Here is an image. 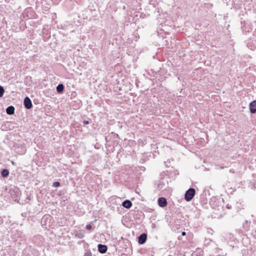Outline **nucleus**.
Here are the masks:
<instances>
[{"mask_svg":"<svg viewBox=\"0 0 256 256\" xmlns=\"http://www.w3.org/2000/svg\"><path fill=\"white\" fill-rule=\"evenodd\" d=\"M226 208H228V209H230V208H231L232 206H231V205H230V204H227L226 205Z\"/></svg>","mask_w":256,"mask_h":256,"instance_id":"obj_23","label":"nucleus"},{"mask_svg":"<svg viewBox=\"0 0 256 256\" xmlns=\"http://www.w3.org/2000/svg\"><path fill=\"white\" fill-rule=\"evenodd\" d=\"M168 184V180L164 178H162L158 183V188L159 190L164 189Z\"/></svg>","mask_w":256,"mask_h":256,"instance_id":"obj_4","label":"nucleus"},{"mask_svg":"<svg viewBox=\"0 0 256 256\" xmlns=\"http://www.w3.org/2000/svg\"><path fill=\"white\" fill-rule=\"evenodd\" d=\"M64 85L62 84H60L56 88V92L58 94H62L64 90Z\"/></svg>","mask_w":256,"mask_h":256,"instance_id":"obj_13","label":"nucleus"},{"mask_svg":"<svg viewBox=\"0 0 256 256\" xmlns=\"http://www.w3.org/2000/svg\"><path fill=\"white\" fill-rule=\"evenodd\" d=\"M158 205L161 208H164L168 204L166 199L164 197H160L158 200Z\"/></svg>","mask_w":256,"mask_h":256,"instance_id":"obj_5","label":"nucleus"},{"mask_svg":"<svg viewBox=\"0 0 256 256\" xmlns=\"http://www.w3.org/2000/svg\"><path fill=\"white\" fill-rule=\"evenodd\" d=\"M98 252L100 254H105L108 250V246L105 244H99L98 245Z\"/></svg>","mask_w":256,"mask_h":256,"instance_id":"obj_6","label":"nucleus"},{"mask_svg":"<svg viewBox=\"0 0 256 256\" xmlns=\"http://www.w3.org/2000/svg\"><path fill=\"white\" fill-rule=\"evenodd\" d=\"M112 134H114V138H118V134H116V133L113 132H112Z\"/></svg>","mask_w":256,"mask_h":256,"instance_id":"obj_22","label":"nucleus"},{"mask_svg":"<svg viewBox=\"0 0 256 256\" xmlns=\"http://www.w3.org/2000/svg\"><path fill=\"white\" fill-rule=\"evenodd\" d=\"M182 236H185L186 235V232H182Z\"/></svg>","mask_w":256,"mask_h":256,"instance_id":"obj_25","label":"nucleus"},{"mask_svg":"<svg viewBox=\"0 0 256 256\" xmlns=\"http://www.w3.org/2000/svg\"><path fill=\"white\" fill-rule=\"evenodd\" d=\"M4 89L2 86L0 85V98L4 96Z\"/></svg>","mask_w":256,"mask_h":256,"instance_id":"obj_16","label":"nucleus"},{"mask_svg":"<svg viewBox=\"0 0 256 256\" xmlns=\"http://www.w3.org/2000/svg\"><path fill=\"white\" fill-rule=\"evenodd\" d=\"M152 252L154 254V248H152Z\"/></svg>","mask_w":256,"mask_h":256,"instance_id":"obj_24","label":"nucleus"},{"mask_svg":"<svg viewBox=\"0 0 256 256\" xmlns=\"http://www.w3.org/2000/svg\"><path fill=\"white\" fill-rule=\"evenodd\" d=\"M152 256H154V254H152Z\"/></svg>","mask_w":256,"mask_h":256,"instance_id":"obj_29","label":"nucleus"},{"mask_svg":"<svg viewBox=\"0 0 256 256\" xmlns=\"http://www.w3.org/2000/svg\"><path fill=\"white\" fill-rule=\"evenodd\" d=\"M86 228L87 230H90L92 228V226L91 224H88L86 226Z\"/></svg>","mask_w":256,"mask_h":256,"instance_id":"obj_20","label":"nucleus"},{"mask_svg":"<svg viewBox=\"0 0 256 256\" xmlns=\"http://www.w3.org/2000/svg\"><path fill=\"white\" fill-rule=\"evenodd\" d=\"M14 107L12 106H8L6 108V112L8 115L13 114L14 113Z\"/></svg>","mask_w":256,"mask_h":256,"instance_id":"obj_11","label":"nucleus"},{"mask_svg":"<svg viewBox=\"0 0 256 256\" xmlns=\"http://www.w3.org/2000/svg\"><path fill=\"white\" fill-rule=\"evenodd\" d=\"M147 239V234L146 233H142L138 237V242L140 244H142L146 242Z\"/></svg>","mask_w":256,"mask_h":256,"instance_id":"obj_7","label":"nucleus"},{"mask_svg":"<svg viewBox=\"0 0 256 256\" xmlns=\"http://www.w3.org/2000/svg\"><path fill=\"white\" fill-rule=\"evenodd\" d=\"M223 201L220 198L216 197H212L210 201V204L211 207L214 209L218 210H220L223 208Z\"/></svg>","mask_w":256,"mask_h":256,"instance_id":"obj_1","label":"nucleus"},{"mask_svg":"<svg viewBox=\"0 0 256 256\" xmlns=\"http://www.w3.org/2000/svg\"><path fill=\"white\" fill-rule=\"evenodd\" d=\"M9 174H10L9 170H8L6 168L2 169L1 172L2 176L3 178H7L9 176Z\"/></svg>","mask_w":256,"mask_h":256,"instance_id":"obj_14","label":"nucleus"},{"mask_svg":"<svg viewBox=\"0 0 256 256\" xmlns=\"http://www.w3.org/2000/svg\"><path fill=\"white\" fill-rule=\"evenodd\" d=\"M82 106V102L80 100L73 101L72 103V106L76 110L80 108Z\"/></svg>","mask_w":256,"mask_h":256,"instance_id":"obj_8","label":"nucleus"},{"mask_svg":"<svg viewBox=\"0 0 256 256\" xmlns=\"http://www.w3.org/2000/svg\"><path fill=\"white\" fill-rule=\"evenodd\" d=\"M24 105L26 108L29 110L32 107V104L31 100L28 96H26L24 100Z\"/></svg>","mask_w":256,"mask_h":256,"instance_id":"obj_3","label":"nucleus"},{"mask_svg":"<svg viewBox=\"0 0 256 256\" xmlns=\"http://www.w3.org/2000/svg\"><path fill=\"white\" fill-rule=\"evenodd\" d=\"M84 256H92V254L90 251H88L84 253Z\"/></svg>","mask_w":256,"mask_h":256,"instance_id":"obj_19","label":"nucleus"},{"mask_svg":"<svg viewBox=\"0 0 256 256\" xmlns=\"http://www.w3.org/2000/svg\"><path fill=\"white\" fill-rule=\"evenodd\" d=\"M60 182H54L52 184V186L54 188H58L60 186Z\"/></svg>","mask_w":256,"mask_h":256,"instance_id":"obj_17","label":"nucleus"},{"mask_svg":"<svg viewBox=\"0 0 256 256\" xmlns=\"http://www.w3.org/2000/svg\"><path fill=\"white\" fill-rule=\"evenodd\" d=\"M196 194V190L194 188H190L184 194V199L187 202L190 201L194 197Z\"/></svg>","mask_w":256,"mask_h":256,"instance_id":"obj_2","label":"nucleus"},{"mask_svg":"<svg viewBox=\"0 0 256 256\" xmlns=\"http://www.w3.org/2000/svg\"><path fill=\"white\" fill-rule=\"evenodd\" d=\"M246 230H248V228H244Z\"/></svg>","mask_w":256,"mask_h":256,"instance_id":"obj_28","label":"nucleus"},{"mask_svg":"<svg viewBox=\"0 0 256 256\" xmlns=\"http://www.w3.org/2000/svg\"><path fill=\"white\" fill-rule=\"evenodd\" d=\"M10 192L13 198H16L18 196L20 192L18 188H16L14 190H10Z\"/></svg>","mask_w":256,"mask_h":256,"instance_id":"obj_12","label":"nucleus"},{"mask_svg":"<svg viewBox=\"0 0 256 256\" xmlns=\"http://www.w3.org/2000/svg\"><path fill=\"white\" fill-rule=\"evenodd\" d=\"M246 224H248V220H246Z\"/></svg>","mask_w":256,"mask_h":256,"instance_id":"obj_27","label":"nucleus"},{"mask_svg":"<svg viewBox=\"0 0 256 256\" xmlns=\"http://www.w3.org/2000/svg\"><path fill=\"white\" fill-rule=\"evenodd\" d=\"M83 124H84V125L88 124H90V122L89 120H84L83 121Z\"/></svg>","mask_w":256,"mask_h":256,"instance_id":"obj_21","label":"nucleus"},{"mask_svg":"<svg viewBox=\"0 0 256 256\" xmlns=\"http://www.w3.org/2000/svg\"><path fill=\"white\" fill-rule=\"evenodd\" d=\"M249 109L252 114L256 113V100H253L250 103Z\"/></svg>","mask_w":256,"mask_h":256,"instance_id":"obj_9","label":"nucleus"},{"mask_svg":"<svg viewBox=\"0 0 256 256\" xmlns=\"http://www.w3.org/2000/svg\"><path fill=\"white\" fill-rule=\"evenodd\" d=\"M122 206L126 208H130L132 205V202L129 200H126L122 202Z\"/></svg>","mask_w":256,"mask_h":256,"instance_id":"obj_10","label":"nucleus"},{"mask_svg":"<svg viewBox=\"0 0 256 256\" xmlns=\"http://www.w3.org/2000/svg\"><path fill=\"white\" fill-rule=\"evenodd\" d=\"M76 236H78L79 238H82L84 236V235L82 233L80 232L77 234Z\"/></svg>","mask_w":256,"mask_h":256,"instance_id":"obj_18","label":"nucleus"},{"mask_svg":"<svg viewBox=\"0 0 256 256\" xmlns=\"http://www.w3.org/2000/svg\"><path fill=\"white\" fill-rule=\"evenodd\" d=\"M12 164L13 165H15V163H14V162H12Z\"/></svg>","mask_w":256,"mask_h":256,"instance_id":"obj_26","label":"nucleus"},{"mask_svg":"<svg viewBox=\"0 0 256 256\" xmlns=\"http://www.w3.org/2000/svg\"><path fill=\"white\" fill-rule=\"evenodd\" d=\"M26 152V148L25 146H22L20 150H18L16 152L20 154H24Z\"/></svg>","mask_w":256,"mask_h":256,"instance_id":"obj_15","label":"nucleus"}]
</instances>
